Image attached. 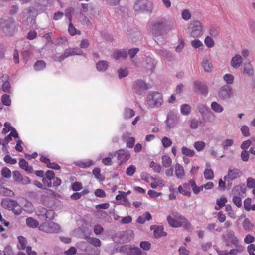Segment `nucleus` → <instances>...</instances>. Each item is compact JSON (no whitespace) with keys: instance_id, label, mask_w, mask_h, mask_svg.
<instances>
[{"instance_id":"obj_1","label":"nucleus","mask_w":255,"mask_h":255,"mask_svg":"<svg viewBox=\"0 0 255 255\" xmlns=\"http://www.w3.org/2000/svg\"><path fill=\"white\" fill-rule=\"evenodd\" d=\"M174 29L173 23L169 22L164 18L157 19L153 24L151 31L155 36L162 34L164 32H168Z\"/></svg>"},{"instance_id":"obj_2","label":"nucleus","mask_w":255,"mask_h":255,"mask_svg":"<svg viewBox=\"0 0 255 255\" xmlns=\"http://www.w3.org/2000/svg\"><path fill=\"white\" fill-rule=\"evenodd\" d=\"M168 224L172 227L177 228L190 225L188 220L181 214L177 211H172L171 216L169 215L167 217Z\"/></svg>"},{"instance_id":"obj_3","label":"nucleus","mask_w":255,"mask_h":255,"mask_svg":"<svg viewBox=\"0 0 255 255\" xmlns=\"http://www.w3.org/2000/svg\"><path fill=\"white\" fill-rule=\"evenodd\" d=\"M153 7V2L149 0H137L133 6L136 11L141 13H151Z\"/></svg>"},{"instance_id":"obj_4","label":"nucleus","mask_w":255,"mask_h":255,"mask_svg":"<svg viewBox=\"0 0 255 255\" xmlns=\"http://www.w3.org/2000/svg\"><path fill=\"white\" fill-rule=\"evenodd\" d=\"M146 102L151 108H159L163 102L162 95L157 92H150L147 96Z\"/></svg>"},{"instance_id":"obj_5","label":"nucleus","mask_w":255,"mask_h":255,"mask_svg":"<svg viewBox=\"0 0 255 255\" xmlns=\"http://www.w3.org/2000/svg\"><path fill=\"white\" fill-rule=\"evenodd\" d=\"M0 28L7 35H12L16 31V24L12 18L0 19Z\"/></svg>"},{"instance_id":"obj_6","label":"nucleus","mask_w":255,"mask_h":255,"mask_svg":"<svg viewBox=\"0 0 255 255\" xmlns=\"http://www.w3.org/2000/svg\"><path fill=\"white\" fill-rule=\"evenodd\" d=\"M221 238L227 247H230L232 245L236 247L239 246V241L234 231L231 230H227L225 234L222 235Z\"/></svg>"},{"instance_id":"obj_7","label":"nucleus","mask_w":255,"mask_h":255,"mask_svg":"<svg viewBox=\"0 0 255 255\" xmlns=\"http://www.w3.org/2000/svg\"><path fill=\"white\" fill-rule=\"evenodd\" d=\"M83 54L82 50L78 48H69L66 49L64 52L59 57H57L56 61L61 62L63 61L65 58L75 55H81Z\"/></svg>"},{"instance_id":"obj_8","label":"nucleus","mask_w":255,"mask_h":255,"mask_svg":"<svg viewBox=\"0 0 255 255\" xmlns=\"http://www.w3.org/2000/svg\"><path fill=\"white\" fill-rule=\"evenodd\" d=\"M40 230L48 233H57L60 231L59 225L55 222H45L42 223L39 227Z\"/></svg>"},{"instance_id":"obj_9","label":"nucleus","mask_w":255,"mask_h":255,"mask_svg":"<svg viewBox=\"0 0 255 255\" xmlns=\"http://www.w3.org/2000/svg\"><path fill=\"white\" fill-rule=\"evenodd\" d=\"M242 175L241 170L237 168H229L228 174L224 176V179L227 182L228 185H231L232 181L240 178Z\"/></svg>"},{"instance_id":"obj_10","label":"nucleus","mask_w":255,"mask_h":255,"mask_svg":"<svg viewBox=\"0 0 255 255\" xmlns=\"http://www.w3.org/2000/svg\"><path fill=\"white\" fill-rule=\"evenodd\" d=\"M190 35L193 37H198L203 34V27L199 21H195L191 23L188 27Z\"/></svg>"},{"instance_id":"obj_11","label":"nucleus","mask_w":255,"mask_h":255,"mask_svg":"<svg viewBox=\"0 0 255 255\" xmlns=\"http://www.w3.org/2000/svg\"><path fill=\"white\" fill-rule=\"evenodd\" d=\"M44 7H40L36 5L34 7H30L25 9L23 12V16L28 19L31 17H35L37 16L38 13H41L44 11Z\"/></svg>"},{"instance_id":"obj_12","label":"nucleus","mask_w":255,"mask_h":255,"mask_svg":"<svg viewBox=\"0 0 255 255\" xmlns=\"http://www.w3.org/2000/svg\"><path fill=\"white\" fill-rule=\"evenodd\" d=\"M218 97L223 100L229 99L233 95L232 87L228 85L222 86L218 91Z\"/></svg>"},{"instance_id":"obj_13","label":"nucleus","mask_w":255,"mask_h":255,"mask_svg":"<svg viewBox=\"0 0 255 255\" xmlns=\"http://www.w3.org/2000/svg\"><path fill=\"white\" fill-rule=\"evenodd\" d=\"M133 88L135 92L141 95L147 90L150 88L148 85L141 79L137 80L135 81Z\"/></svg>"},{"instance_id":"obj_14","label":"nucleus","mask_w":255,"mask_h":255,"mask_svg":"<svg viewBox=\"0 0 255 255\" xmlns=\"http://www.w3.org/2000/svg\"><path fill=\"white\" fill-rule=\"evenodd\" d=\"M119 165H121L130 158V154L128 150L120 149L116 152Z\"/></svg>"},{"instance_id":"obj_15","label":"nucleus","mask_w":255,"mask_h":255,"mask_svg":"<svg viewBox=\"0 0 255 255\" xmlns=\"http://www.w3.org/2000/svg\"><path fill=\"white\" fill-rule=\"evenodd\" d=\"M179 118L177 115L170 113H168L165 121L166 125L169 129L174 128L178 123Z\"/></svg>"},{"instance_id":"obj_16","label":"nucleus","mask_w":255,"mask_h":255,"mask_svg":"<svg viewBox=\"0 0 255 255\" xmlns=\"http://www.w3.org/2000/svg\"><path fill=\"white\" fill-rule=\"evenodd\" d=\"M193 87L195 91H198L200 94L205 96H206L208 93V87L204 83L195 81L193 84Z\"/></svg>"},{"instance_id":"obj_17","label":"nucleus","mask_w":255,"mask_h":255,"mask_svg":"<svg viewBox=\"0 0 255 255\" xmlns=\"http://www.w3.org/2000/svg\"><path fill=\"white\" fill-rule=\"evenodd\" d=\"M128 255H147L145 251H143L138 247L126 246Z\"/></svg>"},{"instance_id":"obj_18","label":"nucleus","mask_w":255,"mask_h":255,"mask_svg":"<svg viewBox=\"0 0 255 255\" xmlns=\"http://www.w3.org/2000/svg\"><path fill=\"white\" fill-rule=\"evenodd\" d=\"M150 229L154 230L153 234L155 238H158L167 235V233L164 231V228L162 226L153 225L150 227Z\"/></svg>"},{"instance_id":"obj_19","label":"nucleus","mask_w":255,"mask_h":255,"mask_svg":"<svg viewBox=\"0 0 255 255\" xmlns=\"http://www.w3.org/2000/svg\"><path fill=\"white\" fill-rule=\"evenodd\" d=\"M0 82H3L2 88L3 92L10 93L11 86L10 83L8 81V76L7 75L2 76L0 78Z\"/></svg>"},{"instance_id":"obj_20","label":"nucleus","mask_w":255,"mask_h":255,"mask_svg":"<svg viewBox=\"0 0 255 255\" xmlns=\"http://www.w3.org/2000/svg\"><path fill=\"white\" fill-rule=\"evenodd\" d=\"M242 62V56L239 54H236L232 57L230 64L232 67L237 69L241 65Z\"/></svg>"},{"instance_id":"obj_21","label":"nucleus","mask_w":255,"mask_h":255,"mask_svg":"<svg viewBox=\"0 0 255 255\" xmlns=\"http://www.w3.org/2000/svg\"><path fill=\"white\" fill-rule=\"evenodd\" d=\"M42 182L44 184H46L48 187H57L61 184V180L60 178H56V181H53L52 183L46 177L44 176L42 179Z\"/></svg>"},{"instance_id":"obj_22","label":"nucleus","mask_w":255,"mask_h":255,"mask_svg":"<svg viewBox=\"0 0 255 255\" xmlns=\"http://www.w3.org/2000/svg\"><path fill=\"white\" fill-rule=\"evenodd\" d=\"M16 201L8 198L3 199L1 201V206L6 209L11 210L13 208V206L15 205Z\"/></svg>"},{"instance_id":"obj_23","label":"nucleus","mask_w":255,"mask_h":255,"mask_svg":"<svg viewBox=\"0 0 255 255\" xmlns=\"http://www.w3.org/2000/svg\"><path fill=\"white\" fill-rule=\"evenodd\" d=\"M19 167L24 170L26 172L28 173H32L33 172V169L31 166H29L28 162L25 159H19Z\"/></svg>"},{"instance_id":"obj_24","label":"nucleus","mask_w":255,"mask_h":255,"mask_svg":"<svg viewBox=\"0 0 255 255\" xmlns=\"http://www.w3.org/2000/svg\"><path fill=\"white\" fill-rule=\"evenodd\" d=\"M128 57V52L125 49L115 50L113 52V57L117 60L125 59Z\"/></svg>"},{"instance_id":"obj_25","label":"nucleus","mask_w":255,"mask_h":255,"mask_svg":"<svg viewBox=\"0 0 255 255\" xmlns=\"http://www.w3.org/2000/svg\"><path fill=\"white\" fill-rule=\"evenodd\" d=\"M175 173L176 176L178 179H182L185 175L184 170L183 167L178 163L175 165Z\"/></svg>"},{"instance_id":"obj_26","label":"nucleus","mask_w":255,"mask_h":255,"mask_svg":"<svg viewBox=\"0 0 255 255\" xmlns=\"http://www.w3.org/2000/svg\"><path fill=\"white\" fill-rule=\"evenodd\" d=\"M254 68L250 63H245L243 69V73L248 76H252L254 75Z\"/></svg>"},{"instance_id":"obj_27","label":"nucleus","mask_w":255,"mask_h":255,"mask_svg":"<svg viewBox=\"0 0 255 255\" xmlns=\"http://www.w3.org/2000/svg\"><path fill=\"white\" fill-rule=\"evenodd\" d=\"M144 67L147 70L152 73L155 67L154 60L151 58H147Z\"/></svg>"},{"instance_id":"obj_28","label":"nucleus","mask_w":255,"mask_h":255,"mask_svg":"<svg viewBox=\"0 0 255 255\" xmlns=\"http://www.w3.org/2000/svg\"><path fill=\"white\" fill-rule=\"evenodd\" d=\"M159 53L169 61H171L174 59V56L172 55L171 52L166 49H160L159 50Z\"/></svg>"},{"instance_id":"obj_29","label":"nucleus","mask_w":255,"mask_h":255,"mask_svg":"<svg viewBox=\"0 0 255 255\" xmlns=\"http://www.w3.org/2000/svg\"><path fill=\"white\" fill-rule=\"evenodd\" d=\"M152 219V216L149 212H145L142 216H140L137 219V222L144 224L146 220L149 221Z\"/></svg>"},{"instance_id":"obj_30","label":"nucleus","mask_w":255,"mask_h":255,"mask_svg":"<svg viewBox=\"0 0 255 255\" xmlns=\"http://www.w3.org/2000/svg\"><path fill=\"white\" fill-rule=\"evenodd\" d=\"M211 109L217 113H222L224 110V108L217 102H213L211 104Z\"/></svg>"},{"instance_id":"obj_31","label":"nucleus","mask_w":255,"mask_h":255,"mask_svg":"<svg viewBox=\"0 0 255 255\" xmlns=\"http://www.w3.org/2000/svg\"><path fill=\"white\" fill-rule=\"evenodd\" d=\"M242 226L243 229L247 231H250L254 228V224L251 223L250 220L248 218H246L243 223Z\"/></svg>"},{"instance_id":"obj_32","label":"nucleus","mask_w":255,"mask_h":255,"mask_svg":"<svg viewBox=\"0 0 255 255\" xmlns=\"http://www.w3.org/2000/svg\"><path fill=\"white\" fill-rule=\"evenodd\" d=\"M86 239L89 243L95 247H99L101 246V242L98 238L88 237Z\"/></svg>"},{"instance_id":"obj_33","label":"nucleus","mask_w":255,"mask_h":255,"mask_svg":"<svg viewBox=\"0 0 255 255\" xmlns=\"http://www.w3.org/2000/svg\"><path fill=\"white\" fill-rule=\"evenodd\" d=\"M202 66L206 72H211L212 69V64L207 58H204L202 62Z\"/></svg>"},{"instance_id":"obj_34","label":"nucleus","mask_w":255,"mask_h":255,"mask_svg":"<svg viewBox=\"0 0 255 255\" xmlns=\"http://www.w3.org/2000/svg\"><path fill=\"white\" fill-rule=\"evenodd\" d=\"M135 112L133 110L128 108H125L123 113V116L125 119H128L133 117L135 115Z\"/></svg>"},{"instance_id":"obj_35","label":"nucleus","mask_w":255,"mask_h":255,"mask_svg":"<svg viewBox=\"0 0 255 255\" xmlns=\"http://www.w3.org/2000/svg\"><path fill=\"white\" fill-rule=\"evenodd\" d=\"M14 194L11 190L0 185V195L2 196H12Z\"/></svg>"},{"instance_id":"obj_36","label":"nucleus","mask_w":255,"mask_h":255,"mask_svg":"<svg viewBox=\"0 0 255 255\" xmlns=\"http://www.w3.org/2000/svg\"><path fill=\"white\" fill-rule=\"evenodd\" d=\"M180 111L182 115H188L191 113V107L189 104H184L181 105Z\"/></svg>"},{"instance_id":"obj_37","label":"nucleus","mask_w":255,"mask_h":255,"mask_svg":"<svg viewBox=\"0 0 255 255\" xmlns=\"http://www.w3.org/2000/svg\"><path fill=\"white\" fill-rule=\"evenodd\" d=\"M108 66V62L104 60L100 61L96 64L97 69L100 71H105L107 69Z\"/></svg>"},{"instance_id":"obj_38","label":"nucleus","mask_w":255,"mask_h":255,"mask_svg":"<svg viewBox=\"0 0 255 255\" xmlns=\"http://www.w3.org/2000/svg\"><path fill=\"white\" fill-rule=\"evenodd\" d=\"M19 244L17 247L19 250H24L27 244V239L23 236H19L18 237Z\"/></svg>"},{"instance_id":"obj_39","label":"nucleus","mask_w":255,"mask_h":255,"mask_svg":"<svg viewBox=\"0 0 255 255\" xmlns=\"http://www.w3.org/2000/svg\"><path fill=\"white\" fill-rule=\"evenodd\" d=\"M227 202V198L223 196H221L219 199L217 200L216 204L218 206V207H216L215 209L219 210L220 209L222 208L225 205V204Z\"/></svg>"},{"instance_id":"obj_40","label":"nucleus","mask_w":255,"mask_h":255,"mask_svg":"<svg viewBox=\"0 0 255 255\" xmlns=\"http://www.w3.org/2000/svg\"><path fill=\"white\" fill-rule=\"evenodd\" d=\"M93 161L91 160L86 161H80L77 163V165L82 168H86L90 167L93 164Z\"/></svg>"},{"instance_id":"obj_41","label":"nucleus","mask_w":255,"mask_h":255,"mask_svg":"<svg viewBox=\"0 0 255 255\" xmlns=\"http://www.w3.org/2000/svg\"><path fill=\"white\" fill-rule=\"evenodd\" d=\"M46 67V63L43 60H38L34 65V68L36 71L42 70Z\"/></svg>"},{"instance_id":"obj_42","label":"nucleus","mask_w":255,"mask_h":255,"mask_svg":"<svg viewBox=\"0 0 255 255\" xmlns=\"http://www.w3.org/2000/svg\"><path fill=\"white\" fill-rule=\"evenodd\" d=\"M199 112L202 115L211 112V110L209 107L203 104H200L197 106Z\"/></svg>"},{"instance_id":"obj_43","label":"nucleus","mask_w":255,"mask_h":255,"mask_svg":"<svg viewBox=\"0 0 255 255\" xmlns=\"http://www.w3.org/2000/svg\"><path fill=\"white\" fill-rule=\"evenodd\" d=\"M182 153L186 156L189 157H193L195 155V151L186 147H183L181 149Z\"/></svg>"},{"instance_id":"obj_44","label":"nucleus","mask_w":255,"mask_h":255,"mask_svg":"<svg viewBox=\"0 0 255 255\" xmlns=\"http://www.w3.org/2000/svg\"><path fill=\"white\" fill-rule=\"evenodd\" d=\"M240 191L244 193L246 191V187L245 185H238L235 186L232 190V193L234 194H240Z\"/></svg>"},{"instance_id":"obj_45","label":"nucleus","mask_w":255,"mask_h":255,"mask_svg":"<svg viewBox=\"0 0 255 255\" xmlns=\"http://www.w3.org/2000/svg\"><path fill=\"white\" fill-rule=\"evenodd\" d=\"M172 163L171 159L167 155H164L162 158V165L165 167H169L171 166Z\"/></svg>"},{"instance_id":"obj_46","label":"nucleus","mask_w":255,"mask_h":255,"mask_svg":"<svg viewBox=\"0 0 255 255\" xmlns=\"http://www.w3.org/2000/svg\"><path fill=\"white\" fill-rule=\"evenodd\" d=\"M26 222L27 225L30 228H36L38 226V222L32 218H28Z\"/></svg>"},{"instance_id":"obj_47","label":"nucleus","mask_w":255,"mask_h":255,"mask_svg":"<svg viewBox=\"0 0 255 255\" xmlns=\"http://www.w3.org/2000/svg\"><path fill=\"white\" fill-rule=\"evenodd\" d=\"M161 143L164 148H168L172 145V140L167 137H163L161 139Z\"/></svg>"},{"instance_id":"obj_48","label":"nucleus","mask_w":255,"mask_h":255,"mask_svg":"<svg viewBox=\"0 0 255 255\" xmlns=\"http://www.w3.org/2000/svg\"><path fill=\"white\" fill-rule=\"evenodd\" d=\"M205 147V143L203 141H196L194 143V147L198 151H202Z\"/></svg>"},{"instance_id":"obj_49","label":"nucleus","mask_w":255,"mask_h":255,"mask_svg":"<svg viewBox=\"0 0 255 255\" xmlns=\"http://www.w3.org/2000/svg\"><path fill=\"white\" fill-rule=\"evenodd\" d=\"M204 175L206 180H212L214 178V172L211 169H206L204 172Z\"/></svg>"},{"instance_id":"obj_50","label":"nucleus","mask_w":255,"mask_h":255,"mask_svg":"<svg viewBox=\"0 0 255 255\" xmlns=\"http://www.w3.org/2000/svg\"><path fill=\"white\" fill-rule=\"evenodd\" d=\"M1 102L5 106H9L11 105V99L9 95L3 94L1 97Z\"/></svg>"},{"instance_id":"obj_51","label":"nucleus","mask_w":255,"mask_h":255,"mask_svg":"<svg viewBox=\"0 0 255 255\" xmlns=\"http://www.w3.org/2000/svg\"><path fill=\"white\" fill-rule=\"evenodd\" d=\"M54 214L55 213L53 210H47L46 211V214H45V215L43 219V220L50 221L53 220L54 218Z\"/></svg>"},{"instance_id":"obj_52","label":"nucleus","mask_w":255,"mask_h":255,"mask_svg":"<svg viewBox=\"0 0 255 255\" xmlns=\"http://www.w3.org/2000/svg\"><path fill=\"white\" fill-rule=\"evenodd\" d=\"M233 140L231 139H227L222 142V146L224 150H227L229 147H231L233 145Z\"/></svg>"},{"instance_id":"obj_53","label":"nucleus","mask_w":255,"mask_h":255,"mask_svg":"<svg viewBox=\"0 0 255 255\" xmlns=\"http://www.w3.org/2000/svg\"><path fill=\"white\" fill-rule=\"evenodd\" d=\"M1 175L4 178H10L11 176L10 170L7 167H4L1 170Z\"/></svg>"},{"instance_id":"obj_54","label":"nucleus","mask_w":255,"mask_h":255,"mask_svg":"<svg viewBox=\"0 0 255 255\" xmlns=\"http://www.w3.org/2000/svg\"><path fill=\"white\" fill-rule=\"evenodd\" d=\"M150 167L153 169L155 172L159 173L161 171V165L154 162V161L151 162L150 164Z\"/></svg>"},{"instance_id":"obj_55","label":"nucleus","mask_w":255,"mask_h":255,"mask_svg":"<svg viewBox=\"0 0 255 255\" xmlns=\"http://www.w3.org/2000/svg\"><path fill=\"white\" fill-rule=\"evenodd\" d=\"M68 32L69 34L72 36H74L77 33H78V34H80V31L78 32L77 30L73 26L71 22H69V24Z\"/></svg>"},{"instance_id":"obj_56","label":"nucleus","mask_w":255,"mask_h":255,"mask_svg":"<svg viewBox=\"0 0 255 255\" xmlns=\"http://www.w3.org/2000/svg\"><path fill=\"white\" fill-rule=\"evenodd\" d=\"M45 177H46L48 179L50 180L51 181H55L56 178H59L58 177H55L54 172L52 170L47 171L45 173Z\"/></svg>"},{"instance_id":"obj_57","label":"nucleus","mask_w":255,"mask_h":255,"mask_svg":"<svg viewBox=\"0 0 255 255\" xmlns=\"http://www.w3.org/2000/svg\"><path fill=\"white\" fill-rule=\"evenodd\" d=\"M209 33L211 36L216 37L219 35L220 29L219 27H213L210 29Z\"/></svg>"},{"instance_id":"obj_58","label":"nucleus","mask_w":255,"mask_h":255,"mask_svg":"<svg viewBox=\"0 0 255 255\" xmlns=\"http://www.w3.org/2000/svg\"><path fill=\"white\" fill-rule=\"evenodd\" d=\"M5 162L7 164L11 165L15 164L17 163V160L15 158H12L9 155H6L3 159Z\"/></svg>"},{"instance_id":"obj_59","label":"nucleus","mask_w":255,"mask_h":255,"mask_svg":"<svg viewBox=\"0 0 255 255\" xmlns=\"http://www.w3.org/2000/svg\"><path fill=\"white\" fill-rule=\"evenodd\" d=\"M204 43L208 48H212L214 46V41L210 36H207L204 40Z\"/></svg>"},{"instance_id":"obj_60","label":"nucleus","mask_w":255,"mask_h":255,"mask_svg":"<svg viewBox=\"0 0 255 255\" xmlns=\"http://www.w3.org/2000/svg\"><path fill=\"white\" fill-rule=\"evenodd\" d=\"M11 211L17 215H20L22 212V208L19 205L18 202L16 201L15 205L13 206V208H12Z\"/></svg>"},{"instance_id":"obj_61","label":"nucleus","mask_w":255,"mask_h":255,"mask_svg":"<svg viewBox=\"0 0 255 255\" xmlns=\"http://www.w3.org/2000/svg\"><path fill=\"white\" fill-rule=\"evenodd\" d=\"M234 76L230 74H226L224 77V80L228 84H232L234 82Z\"/></svg>"},{"instance_id":"obj_62","label":"nucleus","mask_w":255,"mask_h":255,"mask_svg":"<svg viewBox=\"0 0 255 255\" xmlns=\"http://www.w3.org/2000/svg\"><path fill=\"white\" fill-rule=\"evenodd\" d=\"M151 248V244L148 241H142L140 243V248L144 251H148Z\"/></svg>"},{"instance_id":"obj_63","label":"nucleus","mask_w":255,"mask_h":255,"mask_svg":"<svg viewBox=\"0 0 255 255\" xmlns=\"http://www.w3.org/2000/svg\"><path fill=\"white\" fill-rule=\"evenodd\" d=\"M202 123V122L201 121H198L195 119H193L191 121L190 127L192 129H195L197 128L198 126Z\"/></svg>"},{"instance_id":"obj_64","label":"nucleus","mask_w":255,"mask_h":255,"mask_svg":"<svg viewBox=\"0 0 255 255\" xmlns=\"http://www.w3.org/2000/svg\"><path fill=\"white\" fill-rule=\"evenodd\" d=\"M136 167L133 165H130L126 170V174L127 175L131 176L136 171Z\"/></svg>"}]
</instances>
